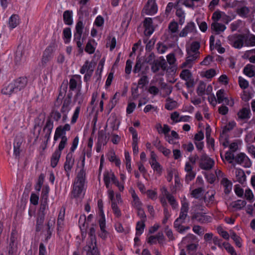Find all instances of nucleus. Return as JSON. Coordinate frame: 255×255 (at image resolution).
Here are the masks:
<instances>
[{
    "mask_svg": "<svg viewBox=\"0 0 255 255\" xmlns=\"http://www.w3.org/2000/svg\"><path fill=\"white\" fill-rule=\"evenodd\" d=\"M67 85H62L59 90L58 95L54 102V107L46 117V122L42 128L44 138L48 141L54 128V121L58 122L62 118V122L68 120V115L72 107V93L67 95Z\"/></svg>",
    "mask_w": 255,
    "mask_h": 255,
    "instance_id": "1",
    "label": "nucleus"
},
{
    "mask_svg": "<svg viewBox=\"0 0 255 255\" xmlns=\"http://www.w3.org/2000/svg\"><path fill=\"white\" fill-rule=\"evenodd\" d=\"M84 28V24L83 21H78L74 31L73 41L76 44L79 54H82L84 50L89 54H92L95 52L98 44L94 39L90 38L88 39L85 48H84L83 45L86 37V34L83 33Z\"/></svg>",
    "mask_w": 255,
    "mask_h": 255,
    "instance_id": "2",
    "label": "nucleus"
},
{
    "mask_svg": "<svg viewBox=\"0 0 255 255\" xmlns=\"http://www.w3.org/2000/svg\"><path fill=\"white\" fill-rule=\"evenodd\" d=\"M85 154H83L80 157L82 168L78 172L73 183V187L71 192L72 198H77L80 197L84 189L86 182V170L84 169L85 164Z\"/></svg>",
    "mask_w": 255,
    "mask_h": 255,
    "instance_id": "3",
    "label": "nucleus"
},
{
    "mask_svg": "<svg viewBox=\"0 0 255 255\" xmlns=\"http://www.w3.org/2000/svg\"><path fill=\"white\" fill-rule=\"evenodd\" d=\"M85 253L86 255H100L95 236L91 235L90 240L87 242L86 245L83 247L82 253Z\"/></svg>",
    "mask_w": 255,
    "mask_h": 255,
    "instance_id": "4",
    "label": "nucleus"
},
{
    "mask_svg": "<svg viewBox=\"0 0 255 255\" xmlns=\"http://www.w3.org/2000/svg\"><path fill=\"white\" fill-rule=\"evenodd\" d=\"M138 76L140 77L138 83H133L131 85V95L134 100L137 99L140 96L142 97L143 93V71H141Z\"/></svg>",
    "mask_w": 255,
    "mask_h": 255,
    "instance_id": "5",
    "label": "nucleus"
},
{
    "mask_svg": "<svg viewBox=\"0 0 255 255\" xmlns=\"http://www.w3.org/2000/svg\"><path fill=\"white\" fill-rule=\"evenodd\" d=\"M139 48H140V54L137 57L136 64L134 67L133 72L134 73H138L140 71L141 67L143 64V57L141 56L142 48L141 40H139L136 43L133 44L132 47V52L130 53L129 56L131 57L132 54L135 53L136 50Z\"/></svg>",
    "mask_w": 255,
    "mask_h": 255,
    "instance_id": "6",
    "label": "nucleus"
},
{
    "mask_svg": "<svg viewBox=\"0 0 255 255\" xmlns=\"http://www.w3.org/2000/svg\"><path fill=\"white\" fill-rule=\"evenodd\" d=\"M139 48H140V54L137 57L136 64L134 67L133 72L134 73H138L140 71L141 67L143 64V57L141 56L142 48L141 40H139L136 43L133 44L132 47V52L130 53L129 56L131 57L132 54L135 53L136 50Z\"/></svg>",
    "mask_w": 255,
    "mask_h": 255,
    "instance_id": "7",
    "label": "nucleus"
},
{
    "mask_svg": "<svg viewBox=\"0 0 255 255\" xmlns=\"http://www.w3.org/2000/svg\"><path fill=\"white\" fill-rule=\"evenodd\" d=\"M17 238V232L15 230H12L10 234L9 243L7 247L8 255H16L18 249Z\"/></svg>",
    "mask_w": 255,
    "mask_h": 255,
    "instance_id": "8",
    "label": "nucleus"
},
{
    "mask_svg": "<svg viewBox=\"0 0 255 255\" xmlns=\"http://www.w3.org/2000/svg\"><path fill=\"white\" fill-rule=\"evenodd\" d=\"M129 192L131 194L132 198V205L137 210L138 215L140 217V220H143V210L142 208V203L135 193V190L131 188L129 190Z\"/></svg>",
    "mask_w": 255,
    "mask_h": 255,
    "instance_id": "9",
    "label": "nucleus"
},
{
    "mask_svg": "<svg viewBox=\"0 0 255 255\" xmlns=\"http://www.w3.org/2000/svg\"><path fill=\"white\" fill-rule=\"evenodd\" d=\"M215 164L214 160L209 157L206 153H203L200 157L199 166L205 170L211 169Z\"/></svg>",
    "mask_w": 255,
    "mask_h": 255,
    "instance_id": "10",
    "label": "nucleus"
},
{
    "mask_svg": "<svg viewBox=\"0 0 255 255\" xmlns=\"http://www.w3.org/2000/svg\"><path fill=\"white\" fill-rule=\"evenodd\" d=\"M230 44L236 48H241L245 44L244 34H235L228 37Z\"/></svg>",
    "mask_w": 255,
    "mask_h": 255,
    "instance_id": "11",
    "label": "nucleus"
},
{
    "mask_svg": "<svg viewBox=\"0 0 255 255\" xmlns=\"http://www.w3.org/2000/svg\"><path fill=\"white\" fill-rule=\"evenodd\" d=\"M71 126L69 124H66L64 126H59L55 129L53 140L56 141L59 138L67 137L66 131H70Z\"/></svg>",
    "mask_w": 255,
    "mask_h": 255,
    "instance_id": "12",
    "label": "nucleus"
},
{
    "mask_svg": "<svg viewBox=\"0 0 255 255\" xmlns=\"http://www.w3.org/2000/svg\"><path fill=\"white\" fill-rule=\"evenodd\" d=\"M151 71L153 73H156L161 68L162 70H166L167 64L164 59L160 57L157 59L154 62L150 65Z\"/></svg>",
    "mask_w": 255,
    "mask_h": 255,
    "instance_id": "13",
    "label": "nucleus"
},
{
    "mask_svg": "<svg viewBox=\"0 0 255 255\" xmlns=\"http://www.w3.org/2000/svg\"><path fill=\"white\" fill-rule=\"evenodd\" d=\"M28 79L25 76L18 77L12 81L16 92L24 89L27 84Z\"/></svg>",
    "mask_w": 255,
    "mask_h": 255,
    "instance_id": "14",
    "label": "nucleus"
},
{
    "mask_svg": "<svg viewBox=\"0 0 255 255\" xmlns=\"http://www.w3.org/2000/svg\"><path fill=\"white\" fill-rule=\"evenodd\" d=\"M189 210V204L187 202L182 203L179 216L174 222L177 225V223H185V219L187 217V213Z\"/></svg>",
    "mask_w": 255,
    "mask_h": 255,
    "instance_id": "15",
    "label": "nucleus"
},
{
    "mask_svg": "<svg viewBox=\"0 0 255 255\" xmlns=\"http://www.w3.org/2000/svg\"><path fill=\"white\" fill-rule=\"evenodd\" d=\"M53 51L54 46L52 45H49L46 48L43 53L41 59L42 66H45L47 62L52 58Z\"/></svg>",
    "mask_w": 255,
    "mask_h": 255,
    "instance_id": "16",
    "label": "nucleus"
},
{
    "mask_svg": "<svg viewBox=\"0 0 255 255\" xmlns=\"http://www.w3.org/2000/svg\"><path fill=\"white\" fill-rule=\"evenodd\" d=\"M82 88V81L80 80V85L78 88V90H77L73 98V102L75 103L78 104L77 106H79L80 108L83 105H85L86 101H85V96L81 92Z\"/></svg>",
    "mask_w": 255,
    "mask_h": 255,
    "instance_id": "17",
    "label": "nucleus"
},
{
    "mask_svg": "<svg viewBox=\"0 0 255 255\" xmlns=\"http://www.w3.org/2000/svg\"><path fill=\"white\" fill-rule=\"evenodd\" d=\"M143 231V220L141 219L140 221L138 222L136 226L135 236L134 238V247H138L140 245V241L139 237L142 234Z\"/></svg>",
    "mask_w": 255,
    "mask_h": 255,
    "instance_id": "18",
    "label": "nucleus"
},
{
    "mask_svg": "<svg viewBox=\"0 0 255 255\" xmlns=\"http://www.w3.org/2000/svg\"><path fill=\"white\" fill-rule=\"evenodd\" d=\"M236 163L239 164H244L246 167H250L252 166V162L249 158L244 153L241 152L235 156Z\"/></svg>",
    "mask_w": 255,
    "mask_h": 255,
    "instance_id": "19",
    "label": "nucleus"
},
{
    "mask_svg": "<svg viewBox=\"0 0 255 255\" xmlns=\"http://www.w3.org/2000/svg\"><path fill=\"white\" fill-rule=\"evenodd\" d=\"M144 12L147 14L153 15L157 11V5L155 3V0H148L144 6Z\"/></svg>",
    "mask_w": 255,
    "mask_h": 255,
    "instance_id": "20",
    "label": "nucleus"
},
{
    "mask_svg": "<svg viewBox=\"0 0 255 255\" xmlns=\"http://www.w3.org/2000/svg\"><path fill=\"white\" fill-rule=\"evenodd\" d=\"M206 214L205 212L204 213H200V212H197L194 213L193 216L191 217L192 220H196L198 222L201 224L203 223H206L210 222L211 220V218L210 216H206L205 214Z\"/></svg>",
    "mask_w": 255,
    "mask_h": 255,
    "instance_id": "21",
    "label": "nucleus"
},
{
    "mask_svg": "<svg viewBox=\"0 0 255 255\" xmlns=\"http://www.w3.org/2000/svg\"><path fill=\"white\" fill-rule=\"evenodd\" d=\"M46 118L45 117V113L39 114L38 117L35 119V124L34 126V128H36L37 127L39 128L38 131V134L36 137V139H38L42 127L45 121H46Z\"/></svg>",
    "mask_w": 255,
    "mask_h": 255,
    "instance_id": "22",
    "label": "nucleus"
},
{
    "mask_svg": "<svg viewBox=\"0 0 255 255\" xmlns=\"http://www.w3.org/2000/svg\"><path fill=\"white\" fill-rule=\"evenodd\" d=\"M46 213L37 212L36 215L35 230L37 232L41 231L45 220Z\"/></svg>",
    "mask_w": 255,
    "mask_h": 255,
    "instance_id": "23",
    "label": "nucleus"
},
{
    "mask_svg": "<svg viewBox=\"0 0 255 255\" xmlns=\"http://www.w3.org/2000/svg\"><path fill=\"white\" fill-rule=\"evenodd\" d=\"M75 77L79 79V80H81V76L80 75H76ZM80 85V81H79V83L78 81L74 78V77H72L69 80V90L67 93L66 92V95H67L69 92H71L72 94V91H75V90H78L79 86Z\"/></svg>",
    "mask_w": 255,
    "mask_h": 255,
    "instance_id": "24",
    "label": "nucleus"
},
{
    "mask_svg": "<svg viewBox=\"0 0 255 255\" xmlns=\"http://www.w3.org/2000/svg\"><path fill=\"white\" fill-rule=\"evenodd\" d=\"M144 35L149 36L154 30L152 25V20L151 18H144Z\"/></svg>",
    "mask_w": 255,
    "mask_h": 255,
    "instance_id": "25",
    "label": "nucleus"
},
{
    "mask_svg": "<svg viewBox=\"0 0 255 255\" xmlns=\"http://www.w3.org/2000/svg\"><path fill=\"white\" fill-rule=\"evenodd\" d=\"M19 23V16L17 14H12L8 19V26L10 30L15 28Z\"/></svg>",
    "mask_w": 255,
    "mask_h": 255,
    "instance_id": "26",
    "label": "nucleus"
},
{
    "mask_svg": "<svg viewBox=\"0 0 255 255\" xmlns=\"http://www.w3.org/2000/svg\"><path fill=\"white\" fill-rule=\"evenodd\" d=\"M251 112L249 107L243 108L238 113L239 118L242 120H248L251 118Z\"/></svg>",
    "mask_w": 255,
    "mask_h": 255,
    "instance_id": "27",
    "label": "nucleus"
},
{
    "mask_svg": "<svg viewBox=\"0 0 255 255\" xmlns=\"http://www.w3.org/2000/svg\"><path fill=\"white\" fill-rule=\"evenodd\" d=\"M74 164V159L73 158V153L69 152L66 156V160L64 164V169L69 170L72 169Z\"/></svg>",
    "mask_w": 255,
    "mask_h": 255,
    "instance_id": "28",
    "label": "nucleus"
},
{
    "mask_svg": "<svg viewBox=\"0 0 255 255\" xmlns=\"http://www.w3.org/2000/svg\"><path fill=\"white\" fill-rule=\"evenodd\" d=\"M188 56L187 57L186 61L182 63V67H191L192 63L193 61L195 60L198 57L199 54L194 53H192L191 51H187Z\"/></svg>",
    "mask_w": 255,
    "mask_h": 255,
    "instance_id": "29",
    "label": "nucleus"
},
{
    "mask_svg": "<svg viewBox=\"0 0 255 255\" xmlns=\"http://www.w3.org/2000/svg\"><path fill=\"white\" fill-rule=\"evenodd\" d=\"M61 152L55 150L52 153L50 159V165L52 168H55L57 165L61 156Z\"/></svg>",
    "mask_w": 255,
    "mask_h": 255,
    "instance_id": "30",
    "label": "nucleus"
},
{
    "mask_svg": "<svg viewBox=\"0 0 255 255\" xmlns=\"http://www.w3.org/2000/svg\"><path fill=\"white\" fill-rule=\"evenodd\" d=\"M63 21L65 24L71 25L73 24V11L72 10H65L63 13Z\"/></svg>",
    "mask_w": 255,
    "mask_h": 255,
    "instance_id": "31",
    "label": "nucleus"
},
{
    "mask_svg": "<svg viewBox=\"0 0 255 255\" xmlns=\"http://www.w3.org/2000/svg\"><path fill=\"white\" fill-rule=\"evenodd\" d=\"M211 29L214 30L216 34H219L226 29V26L224 24L218 22H213L211 24Z\"/></svg>",
    "mask_w": 255,
    "mask_h": 255,
    "instance_id": "32",
    "label": "nucleus"
},
{
    "mask_svg": "<svg viewBox=\"0 0 255 255\" xmlns=\"http://www.w3.org/2000/svg\"><path fill=\"white\" fill-rule=\"evenodd\" d=\"M16 90L12 83H10L7 85H4L1 89V93L3 95H11L13 93H16Z\"/></svg>",
    "mask_w": 255,
    "mask_h": 255,
    "instance_id": "33",
    "label": "nucleus"
},
{
    "mask_svg": "<svg viewBox=\"0 0 255 255\" xmlns=\"http://www.w3.org/2000/svg\"><path fill=\"white\" fill-rule=\"evenodd\" d=\"M221 184L224 188V192L226 194H229L232 190V183L227 178L224 177L221 181Z\"/></svg>",
    "mask_w": 255,
    "mask_h": 255,
    "instance_id": "34",
    "label": "nucleus"
},
{
    "mask_svg": "<svg viewBox=\"0 0 255 255\" xmlns=\"http://www.w3.org/2000/svg\"><path fill=\"white\" fill-rule=\"evenodd\" d=\"M109 160L111 162H114L117 167H120L121 164L120 159L118 157L114 151H111L108 154Z\"/></svg>",
    "mask_w": 255,
    "mask_h": 255,
    "instance_id": "35",
    "label": "nucleus"
},
{
    "mask_svg": "<svg viewBox=\"0 0 255 255\" xmlns=\"http://www.w3.org/2000/svg\"><path fill=\"white\" fill-rule=\"evenodd\" d=\"M72 37L71 30L70 27H66L63 30V39L65 44H68Z\"/></svg>",
    "mask_w": 255,
    "mask_h": 255,
    "instance_id": "36",
    "label": "nucleus"
},
{
    "mask_svg": "<svg viewBox=\"0 0 255 255\" xmlns=\"http://www.w3.org/2000/svg\"><path fill=\"white\" fill-rule=\"evenodd\" d=\"M244 73L249 77L255 76V66L251 64L247 65L244 68Z\"/></svg>",
    "mask_w": 255,
    "mask_h": 255,
    "instance_id": "37",
    "label": "nucleus"
},
{
    "mask_svg": "<svg viewBox=\"0 0 255 255\" xmlns=\"http://www.w3.org/2000/svg\"><path fill=\"white\" fill-rule=\"evenodd\" d=\"M245 45L247 46H255V35L253 34H244Z\"/></svg>",
    "mask_w": 255,
    "mask_h": 255,
    "instance_id": "38",
    "label": "nucleus"
},
{
    "mask_svg": "<svg viewBox=\"0 0 255 255\" xmlns=\"http://www.w3.org/2000/svg\"><path fill=\"white\" fill-rule=\"evenodd\" d=\"M49 191L50 188L48 185H45L43 186L42 189V192L41 194V201H44L46 202H48V196Z\"/></svg>",
    "mask_w": 255,
    "mask_h": 255,
    "instance_id": "39",
    "label": "nucleus"
},
{
    "mask_svg": "<svg viewBox=\"0 0 255 255\" xmlns=\"http://www.w3.org/2000/svg\"><path fill=\"white\" fill-rule=\"evenodd\" d=\"M236 175L238 181L241 184H243L246 180V175L243 170L241 169H237L236 170Z\"/></svg>",
    "mask_w": 255,
    "mask_h": 255,
    "instance_id": "40",
    "label": "nucleus"
},
{
    "mask_svg": "<svg viewBox=\"0 0 255 255\" xmlns=\"http://www.w3.org/2000/svg\"><path fill=\"white\" fill-rule=\"evenodd\" d=\"M249 8L246 6H242L237 10V14L242 17L247 18L250 13Z\"/></svg>",
    "mask_w": 255,
    "mask_h": 255,
    "instance_id": "41",
    "label": "nucleus"
},
{
    "mask_svg": "<svg viewBox=\"0 0 255 255\" xmlns=\"http://www.w3.org/2000/svg\"><path fill=\"white\" fill-rule=\"evenodd\" d=\"M92 69H93V63L87 60L81 68L80 73L82 74H84L86 72H88V71H90Z\"/></svg>",
    "mask_w": 255,
    "mask_h": 255,
    "instance_id": "42",
    "label": "nucleus"
},
{
    "mask_svg": "<svg viewBox=\"0 0 255 255\" xmlns=\"http://www.w3.org/2000/svg\"><path fill=\"white\" fill-rule=\"evenodd\" d=\"M44 178L45 176L44 174L41 173L39 175L37 183L35 185V189L36 191L39 192L41 190L42 185L43 184Z\"/></svg>",
    "mask_w": 255,
    "mask_h": 255,
    "instance_id": "43",
    "label": "nucleus"
},
{
    "mask_svg": "<svg viewBox=\"0 0 255 255\" xmlns=\"http://www.w3.org/2000/svg\"><path fill=\"white\" fill-rule=\"evenodd\" d=\"M111 207L113 210V212L117 218H120L122 216V212L118 206L117 202H113L111 203Z\"/></svg>",
    "mask_w": 255,
    "mask_h": 255,
    "instance_id": "44",
    "label": "nucleus"
},
{
    "mask_svg": "<svg viewBox=\"0 0 255 255\" xmlns=\"http://www.w3.org/2000/svg\"><path fill=\"white\" fill-rule=\"evenodd\" d=\"M200 47V42L198 41H193L191 44L190 49L187 50V51H191L192 53H194L197 54H199L200 52L199 49Z\"/></svg>",
    "mask_w": 255,
    "mask_h": 255,
    "instance_id": "45",
    "label": "nucleus"
},
{
    "mask_svg": "<svg viewBox=\"0 0 255 255\" xmlns=\"http://www.w3.org/2000/svg\"><path fill=\"white\" fill-rule=\"evenodd\" d=\"M246 204L247 202L245 200H238L232 203V207L238 210H241L246 206Z\"/></svg>",
    "mask_w": 255,
    "mask_h": 255,
    "instance_id": "46",
    "label": "nucleus"
},
{
    "mask_svg": "<svg viewBox=\"0 0 255 255\" xmlns=\"http://www.w3.org/2000/svg\"><path fill=\"white\" fill-rule=\"evenodd\" d=\"M81 110V108L79 106H77L75 108V109L74 110L73 114L72 116L71 120V124H75L79 118L80 112Z\"/></svg>",
    "mask_w": 255,
    "mask_h": 255,
    "instance_id": "47",
    "label": "nucleus"
},
{
    "mask_svg": "<svg viewBox=\"0 0 255 255\" xmlns=\"http://www.w3.org/2000/svg\"><path fill=\"white\" fill-rule=\"evenodd\" d=\"M206 86V84L203 81L199 82L197 89V93L198 96H202L205 94Z\"/></svg>",
    "mask_w": 255,
    "mask_h": 255,
    "instance_id": "48",
    "label": "nucleus"
},
{
    "mask_svg": "<svg viewBox=\"0 0 255 255\" xmlns=\"http://www.w3.org/2000/svg\"><path fill=\"white\" fill-rule=\"evenodd\" d=\"M180 77L185 81H188L192 78V74L189 70L185 69L181 72Z\"/></svg>",
    "mask_w": 255,
    "mask_h": 255,
    "instance_id": "49",
    "label": "nucleus"
},
{
    "mask_svg": "<svg viewBox=\"0 0 255 255\" xmlns=\"http://www.w3.org/2000/svg\"><path fill=\"white\" fill-rule=\"evenodd\" d=\"M68 142L67 137H63L61 138V141L58 145V148L56 149V150L62 153V150L64 149Z\"/></svg>",
    "mask_w": 255,
    "mask_h": 255,
    "instance_id": "50",
    "label": "nucleus"
},
{
    "mask_svg": "<svg viewBox=\"0 0 255 255\" xmlns=\"http://www.w3.org/2000/svg\"><path fill=\"white\" fill-rule=\"evenodd\" d=\"M113 176H116L114 172L111 170L110 171H106L104 173V181H108L110 182L112 181L113 182Z\"/></svg>",
    "mask_w": 255,
    "mask_h": 255,
    "instance_id": "51",
    "label": "nucleus"
},
{
    "mask_svg": "<svg viewBox=\"0 0 255 255\" xmlns=\"http://www.w3.org/2000/svg\"><path fill=\"white\" fill-rule=\"evenodd\" d=\"M225 91L223 89H220L218 90L216 93V96L217 97V102L218 103H222L224 102V99H225Z\"/></svg>",
    "mask_w": 255,
    "mask_h": 255,
    "instance_id": "52",
    "label": "nucleus"
},
{
    "mask_svg": "<svg viewBox=\"0 0 255 255\" xmlns=\"http://www.w3.org/2000/svg\"><path fill=\"white\" fill-rule=\"evenodd\" d=\"M22 58V53L21 51L17 50L14 57V63L16 65L21 64Z\"/></svg>",
    "mask_w": 255,
    "mask_h": 255,
    "instance_id": "53",
    "label": "nucleus"
},
{
    "mask_svg": "<svg viewBox=\"0 0 255 255\" xmlns=\"http://www.w3.org/2000/svg\"><path fill=\"white\" fill-rule=\"evenodd\" d=\"M79 136L78 135H77L76 136H75L74 137V138L73 139V140L72 141V145L70 148L69 152H71V153H73L75 151V150L77 149V148L78 147V145L79 144Z\"/></svg>",
    "mask_w": 255,
    "mask_h": 255,
    "instance_id": "54",
    "label": "nucleus"
},
{
    "mask_svg": "<svg viewBox=\"0 0 255 255\" xmlns=\"http://www.w3.org/2000/svg\"><path fill=\"white\" fill-rule=\"evenodd\" d=\"M223 246L225 249L231 255H237L234 248L228 243H223Z\"/></svg>",
    "mask_w": 255,
    "mask_h": 255,
    "instance_id": "55",
    "label": "nucleus"
},
{
    "mask_svg": "<svg viewBox=\"0 0 255 255\" xmlns=\"http://www.w3.org/2000/svg\"><path fill=\"white\" fill-rule=\"evenodd\" d=\"M39 197V195L34 193H31L30 197V203L34 206L38 205Z\"/></svg>",
    "mask_w": 255,
    "mask_h": 255,
    "instance_id": "56",
    "label": "nucleus"
},
{
    "mask_svg": "<svg viewBox=\"0 0 255 255\" xmlns=\"http://www.w3.org/2000/svg\"><path fill=\"white\" fill-rule=\"evenodd\" d=\"M150 164L154 171H156L159 174L161 172L162 167L160 164L156 160H153L152 162Z\"/></svg>",
    "mask_w": 255,
    "mask_h": 255,
    "instance_id": "57",
    "label": "nucleus"
},
{
    "mask_svg": "<svg viewBox=\"0 0 255 255\" xmlns=\"http://www.w3.org/2000/svg\"><path fill=\"white\" fill-rule=\"evenodd\" d=\"M167 101H170L166 103L165 106V108L168 110H172L176 108L177 105V102L175 101H170V98H168Z\"/></svg>",
    "mask_w": 255,
    "mask_h": 255,
    "instance_id": "58",
    "label": "nucleus"
},
{
    "mask_svg": "<svg viewBox=\"0 0 255 255\" xmlns=\"http://www.w3.org/2000/svg\"><path fill=\"white\" fill-rule=\"evenodd\" d=\"M236 126V123L235 122H229V124L226 126L222 131V133L225 134L227 132H228L232 130Z\"/></svg>",
    "mask_w": 255,
    "mask_h": 255,
    "instance_id": "59",
    "label": "nucleus"
},
{
    "mask_svg": "<svg viewBox=\"0 0 255 255\" xmlns=\"http://www.w3.org/2000/svg\"><path fill=\"white\" fill-rule=\"evenodd\" d=\"M239 84L243 89H246L249 87L248 81L241 76L239 77Z\"/></svg>",
    "mask_w": 255,
    "mask_h": 255,
    "instance_id": "60",
    "label": "nucleus"
},
{
    "mask_svg": "<svg viewBox=\"0 0 255 255\" xmlns=\"http://www.w3.org/2000/svg\"><path fill=\"white\" fill-rule=\"evenodd\" d=\"M231 238L235 242L237 246H238L239 248L242 246V244L240 242L241 238L239 236H238L235 233L233 232L231 234Z\"/></svg>",
    "mask_w": 255,
    "mask_h": 255,
    "instance_id": "61",
    "label": "nucleus"
},
{
    "mask_svg": "<svg viewBox=\"0 0 255 255\" xmlns=\"http://www.w3.org/2000/svg\"><path fill=\"white\" fill-rule=\"evenodd\" d=\"M113 183L118 187L120 191H123L124 189V182H119L116 176H113Z\"/></svg>",
    "mask_w": 255,
    "mask_h": 255,
    "instance_id": "62",
    "label": "nucleus"
},
{
    "mask_svg": "<svg viewBox=\"0 0 255 255\" xmlns=\"http://www.w3.org/2000/svg\"><path fill=\"white\" fill-rule=\"evenodd\" d=\"M98 221L100 230L106 229V219L105 215H99Z\"/></svg>",
    "mask_w": 255,
    "mask_h": 255,
    "instance_id": "63",
    "label": "nucleus"
},
{
    "mask_svg": "<svg viewBox=\"0 0 255 255\" xmlns=\"http://www.w3.org/2000/svg\"><path fill=\"white\" fill-rule=\"evenodd\" d=\"M202 191V188H198L192 191L191 195L193 197L198 199L201 196Z\"/></svg>",
    "mask_w": 255,
    "mask_h": 255,
    "instance_id": "64",
    "label": "nucleus"
}]
</instances>
